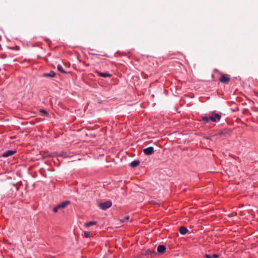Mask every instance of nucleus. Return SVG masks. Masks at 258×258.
Returning <instances> with one entry per match:
<instances>
[{
  "mask_svg": "<svg viewBox=\"0 0 258 258\" xmlns=\"http://www.w3.org/2000/svg\"><path fill=\"white\" fill-rule=\"evenodd\" d=\"M229 134V131L227 129H223L217 132V133L210 137L207 138L208 139L211 140L219 139V140H223L227 135Z\"/></svg>",
  "mask_w": 258,
  "mask_h": 258,
  "instance_id": "obj_1",
  "label": "nucleus"
},
{
  "mask_svg": "<svg viewBox=\"0 0 258 258\" xmlns=\"http://www.w3.org/2000/svg\"><path fill=\"white\" fill-rule=\"evenodd\" d=\"M210 119L212 122H217L221 118V113H217L216 111H212L210 113Z\"/></svg>",
  "mask_w": 258,
  "mask_h": 258,
  "instance_id": "obj_2",
  "label": "nucleus"
},
{
  "mask_svg": "<svg viewBox=\"0 0 258 258\" xmlns=\"http://www.w3.org/2000/svg\"><path fill=\"white\" fill-rule=\"evenodd\" d=\"M220 73L221 74V77L219 79L220 82L225 84L228 83L230 80V76L227 74H224L222 73Z\"/></svg>",
  "mask_w": 258,
  "mask_h": 258,
  "instance_id": "obj_3",
  "label": "nucleus"
},
{
  "mask_svg": "<svg viewBox=\"0 0 258 258\" xmlns=\"http://www.w3.org/2000/svg\"><path fill=\"white\" fill-rule=\"evenodd\" d=\"M112 205V202L110 201H106L105 202L100 203L99 204V207L102 210H106L110 208Z\"/></svg>",
  "mask_w": 258,
  "mask_h": 258,
  "instance_id": "obj_4",
  "label": "nucleus"
},
{
  "mask_svg": "<svg viewBox=\"0 0 258 258\" xmlns=\"http://www.w3.org/2000/svg\"><path fill=\"white\" fill-rule=\"evenodd\" d=\"M143 152L147 155H150L154 153V148L149 147L143 150Z\"/></svg>",
  "mask_w": 258,
  "mask_h": 258,
  "instance_id": "obj_5",
  "label": "nucleus"
},
{
  "mask_svg": "<svg viewBox=\"0 0 258 258\" xmlns=\"http://www.w3.org/2000/svg\"><path fill=\"white\" fill-rule=\"evenodd\" d=\"M178 231L181 235H185L188 232L187 228L185 226H180Z\"/></svg>",
  "mask_w": 258,
  "mask_h": 258,
  "instance_id": "obj_6",
  "label": "nucleus"
},
{
  "mask_svg": "<svg viewBox=\"0 0 258 258\" xmlns=\"http://www.w3.org/2000/svg\"><path fill=\"white\" fill-rule=\"evenodd\" d=\"M16 152V151L8 150L6 151L3 155L4 157H8L14 154Z\"/></svg>",
  "mask_w": 258,
  "mask_h": 258,
  "instance_id": "obj_7",
  "label": "nucleus"
},
{
  "mask_svg": "<svg viewBox=\"0 0 258 258\" xmlns=\"http://www.w3.org/2000/svg\"><path fill=\"white\" fill-rule=\"evenodd\" d=\"M166 246L164 245H159L157 247V251L160 253H163L166 250Z\"/></svg>",
  "mask_w": 258,
  "mask_h": 258,
  "instance_id": "obj_8",
  "label": "nucleus"
},
{
  "mask_svg": "<svg viewBox=\"0 0 258 258\" xmlns=\"http://www.w3.org/2000/svg\"><path fill=\"white\" fill-rule=\"evenodd\" d=\"M97 73L98 74V75L100 77H103V78H107V77H110L111 76V75L108 73H101L97 72Z\"/></svg>",
  "mask_w": 258,
  "mask_h": 258,
  "instance_id": "obj_9",
  "label": "nucleus"
},
{
  "mask_svg": "<svg viewBox=\"0 0 258 258\" xmlns=\"http://www.w3.org/2000/svg\"><path fill=\"white\" fill-rule=\"evenodd\" d=\"M140 164V162L139 160H135L131 163L130 166L132 168H135L138 166Z\"/></svg>",
  "mask_w": 258,
  "mask_h": 258,
  "instance_id": "obj_10",
  "label": "nucleus"
},
{
  "mask_svg": "<svg viewBox=\"0 0 258 258\" xmlns=\"http://www.w3.org/2000/svg\"><path fill=\"white\" fill-rule=\"evenodd\" d=\"M202 118L205 124L208 123L211 120L210 114H209V116H203Z\"/></svg>",
  "mask_w": 258,
  "mask_h": 258,
  "instance_id": "obj_11",
  "label": "nucleus"
},
{
  "mask_svg": "<svg viewBox=\"0 0 258 258\" xmlns=\"http://www.w3.org/2000/svg\"><path fill=\"white\" fill-rule=\"evenodd\" d=\"M204 256L206 258H218L219 255L218 254L214 253L213 254H205Z\"/></svg>",
  "mask_w": 258,
  "mask_h": 258,
  "instance_id": "obj_12",
  "label": "nucleus"
},
{
  "mask_svg": "<svg viewBox=\"0 0 258 258\" xmlns=\"http://www.w3.org/2000/svg\"><path fill=\"white\" fill-rule=\"evenodd\" d=\"M55 76V73L54 72H50L49 73H45L43 74V76L46 77H54Z\"/></svg>",
  "mask_w": 258,
  "mask_h": 258,
  "instance_id": "obj_13",
  "label": "nucleus"
},
{
  "mask_svg": "<svg viewBox=\"0 0 258 258\" xmlns=\"http://www.w3.org/2000/svg\"><path fill=\"white\" fill-rule=\"evenodd\" d=\"M70 204V202L69 201H66L60 203V205L61 206V208L63 209L68 206Z\"/></svg>",
  "mask_w": 258,
  "mask_h": 258,
  "instance_id": "obj_14",
  "label": "nucleus"
},
{
  "mask_svg": "<svg viewBox=\"0 0 258 258\" xmlns=\"http://www.w3.org/2000/svg\"><path fill=\"white\" fill-rule=\"evenodd\" d=\"M97 224L96 221H90L85 224V226L87 227H89L92 225H95Z\"/></svg>",
  "mask_w": 258,
  "mask_h": 258,
  "instance_id": "obj_15",
  "label": "nucleus"
},
{
  "mask_svg": "<svg viewBox=\"0 0 258 258\" xmlns=\"http://www.w3.org/2000/svg\"><path fill=\"white\" fill-rule=\"evenodd\" d=\"M57 70L59 72H61L62 73H63V74H66L67 73L66 72L64 71V70H63V69L62 67L61 66V65H60V64H58L57 66Z\"/></svg>",
  "mask_w": 258,
  "mask_h": 258,
  "instance_id": "obj_16",
  "label": "nucleus"
},
{
  "mask_svg": "<svg viewBox=\"0 0 258 258\" xmlns=\"http://www.w3.org/2000/svg\"><path fill=\"white\" fill-rule=\"evenodd\" d=\"M40 112H41V113H44L45 115H48V112L46 110L41 109L40 110Z\"/></svg>",
  "mask_w": 258,
  "mask_h": 258,
  "instance_id": "obj_17",
  "label": "nucleus"
},
{
  "mask_svg": "<svg viewBox=\"0 0 258 258\" xmlns=\"http://www.w3.org/2000/svg\"><path fill=\"white\" fill-rule=\"evenodd\" d=\"M155 253V252L153 251V252H152L150 249H147V250H146V252H145V254H151L152 253Z\"/></svg>",
  "mask_w": 258,
  "mask_h": 258,
  "instance_id": "obj_18",
  "label": "nucleus"
},
{
  "mask_svg": "<svg viewBox=\"0 0 258 258\" xmlns=\"http://www.w3.org/2000/svg\"><path fill=\"white\" fill-rule=\"evenodd\" d=\"M129 216H126V217H125L124 219H122L121 220H120V221L121 222H125V221H127L129 220Z\"/></svg>",
  "mask_w": 258,
  "mask_h": 258,
  "instance_id": "obj_19",
  "label": "nucleus"
},
{
  "mask_svg": "<svg viewBox=\"0 0 258 258\" xmlns=\"http://www.w3.org/2000/svg\"><path fill=\"white\" fill-rule=\"evenodd\" d=\"M90 235V233L89 232L86 231L84 232V236L85 237H88Z\"/></svg>",
  "mask_w": 258,
  "mask_h": 258,
  "instance_id": "obj_20",
  "label": "nucleus"
},
{
  "mask_svg": "<svg viewBox=\"0 0 258 258\" xmlns=\"http://www.w3.org/2000/svg\"><path fill=\"white\" fill-rule=\"evenodd\" d=\"M58 209L56 208V207L53 208V211L55 213H56L58 211Z\"/></svg>",
  "mask_w": 258,
  "mask_h": 258,
  "instance_id": "obj_21",
  "label": "nucleus"
},
{
  "mask_svg": "<svg viewBox=\"0 0 258 258\" xmlns=\"http://www.w3.org/2000/svg\"><path fill=\"white\" fill-rule=\"evenodd\" d=\"M56 208L59 210V209H62L61 207V206L60 205V204L58 205L57 206H56Z\"/></svg>",
  "mask_w": 258,
  "mask_h": 258,
  "instance_id": "obj_22",
  "label": "nucleus"
},
{
  "mask_svg": "<svg viewBox=\"0 0 258 258\" xmlns=\"http://www.w3.org/2000/svg\"><path fill=\"white\" fill-rule=\"evenodd\" d=\"M214 72H218L219 73V71L218 70H217V69L214 70Z\"/></svg>",
  "mask_w": 258,
  "mask_h": 258,
  "instance_id": "obj_23",
  "label": "nucleus"
},
{
  "mask_svg": "<svg viewBox=\"0 0 258 258\" xmlns=\"http://www.w3.org/2000/svg\"><path fill=\"white\" fill-rule=\"evenodd\" d=\"M20 49V47H19L17 46V49Z\"/></svg>",
  "mask_w": 258,
  "mask_h": 258,
  "instance_id": "obj_24",
  "label": "nucleus"
},
{
  "mask_svg": "<svg viewBox=\"0 0 258 258\" xmlns=\"http://www.w3.org/2000/svg\"><path fill=\"white\" fill-rule=\"evenodd\" d=\"M175 93H176V87H175Z\"/></svg>",
  "mask_w": 258,
  "mask_h": 258,
  "instance_id": "obj_25",
  "label": "nucleus"
},
{
  "mask_svg": "<svg viewBox=\"0 0 258 258\" xmlns=\"http://www.w3.org/2000/svg\"><path fill=\"white\" fill-rule=\"evenodd\" d=\"M256 95L258 97V92L256 93Z\"/></svg>",
  "mask_w": 258,
  "mask_h": 258,
  "instance_id": "obj_26",
  "label": "nucleus"
}]
</instances>
